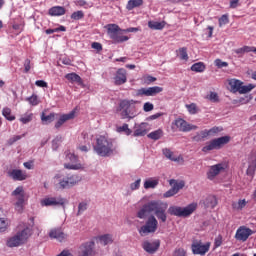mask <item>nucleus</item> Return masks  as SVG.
Here are the masks:
<instances>
[{
    "label": "nucleus",
    "instance_id": "obj_1",
    "mask_svg": "<svg viewBox=\"0 0 256 256\" xmlns=\"http://www.w3.org/2000/svg\"><path fill=\"white\" fill-rule=\"evenodd\" d=\"M117 147L113 144V140L100 136L96 139V144L93 146L94 153L99 157H111L116 151Z\"/></svg>",
    "mask_w": 256,
    "mask_h": 256
},
{
    "label": "nucleus",
    "instance_id": "obj_2",
    "mask_svg": "<svg viewBox=\"0 0 256 256\" xmlns=\"http://www.w3.org/2000/svg\"><path fill=\"white\" fill-rule=\"evenodd\" d=\"M107 35L112 39L113 43H125L129 41V36L125 35V30L121 29L117 24H108L107 25Z\"/></svg>",
    "mask_w": 256,
    "mask_h": 256
},
{
    "label": "nucleus",
    "instance_id": "obj_3",
    "mask_svg": "<svg viewBox=\"0 0 256 256\" xmlns=\"http://www.w3.org/2000/svg\"><path fill=\"white\" fill-rule=\"evenodd\" d=\"M54 179H56L57 183L55 184L58 189H71V187H75L79 181H81V176L77 174H73L71 176L62 177L60 174H56Z\"/></svg>",
    "mask_w": 256,
    "mask_h": 256
},
{
    "label": "nucleus",
    "instance_id": "obj_4",
    "mask_svg": "<svg viewBox=\"0 0 256 256\" xmlns=\"http://www.w3.org/2000/svg\"><path fill=\"white\" fill-rule=\"evenodd\" d=\"M196 209L197 203H191L184 208L180 206H170L168 208V213L174 217H189L190 215H193Z\"/></svg>",
    "mask_w": 256,
    "mask_h": 256
},
{
    "label": "nucleus",
    "instance_id": "obj_5",
    "mask_svg": "<svg viewBox=\"0 0 256 256\" xmlns=\"http://www.w3.org/2000/svg\"><path fill=\"white\" fill-rule=\"evenodd\" d=\"M231 141V136H221L219 138L212 139L207 142L202 148L203 153H209V151H219L224 145H227Z\"/></svg>",
    "mask_w": 256,
    "mask_h": 256
},
{
    "label": "nucleus",
    "instance_id": "obj_6",
    "mask_svg": "<svg viewBox=\"0 0 256 256\" xmlns=\"http://www.w3.org/2000/svg\"><path fill=\"white\" fill-rule=\"evenodd\" d=\"M31 237V229L24 228L22 231L18 232L15 236L7 240V247H19L23 245L27 239Z\"/></svg>",
    "mask_w": 256,
    "mask_h": 256
},
{
    "label": "nucleus",
    "instance_id": "obj_7",
    "mask_svg": "<svg viewBox=\"0 0 256 256\" xmlns=\"http://www.w3.org/2000/svg\"><path fill=\"white\" fill-rule=\"evenodd\" d=\"M133 103H135L133 100H122L120 102L118 111H120L122 119H134L135 113L133 112V109H135V106H133Z\"/></svg>",
    "mask_w": 256,
    "mask_h": 256
},
{
    "label": "nucleus",
    "instance_id": "obj_8",
    "mask_svg": "<svg viewBox=\"0 0 256 256\" xmlns=\"http://www.w3.org/2000/svg\"><path fill=\"white\" fill-rule=\"evenodd\" d=\"M157 227H159V221L155 216L150 215L145 222V225L141 226L139 229L140 235H149V233H155L157 231Z\"/></svg>",
    "mask_w": 256,
    "mask_h": 256
},
{
    "label": "nucleus",
    "instance_id": "obj_9",
    "mask_svg": "<svg viewBox=\"0 0 256 256\" xmlns=\"http://www.w3.org/2000/svg\"><path fill=\"white\" fill-rule=\"evenodd\" d=\"M167 204L161 202V201H155L154 202V211L153 213L156 215L157 219L161 221L162 223L167 222Z\"/></svg>",
    "mask_w": 256,
    "mask_h": 256
},
{
    "label": "nucleus",
    "instance_id": "obj_10",
    "mask_svg": "<svg viewBox=\"0 0 256 256\" xmlns=\"http://www.w3.org/2000/svg\"><path fill=\"white\" fill-rule=\"evenodd\" d=\"M163 87L153 86L148 88H140L136 91L137 97H155V95H159L162 93Z\"/></svg>",
    "mask_w": 256,
    "mask_h": 256
},
{
    "label": "nucleus",
    "instance_id": "obj_11",
    "mask_svg": "<svg viewBox=\"0 0 256 256\" xmlns=\"http://www.w3.org/2000/svg\"><path fill=\"white\" fill-rule=\"evenodd\" d=\"M211 247V244L207 242L206 244H203L202 241H194L191 245V250L194 255H205L209 252V249Z\"/></svg>",
    "mask_w": 256,
    "mask_h": 256
},
{
    "label": "nucleus",
    "instance_id": "obj_12",
    "mask_svg": "<svg viewBox=\"0 0 256 256\" xmlns=\"http://www.w3.org/2000/svg\"><path fill=\"white\" fill-rule=\"evenodd\" d=\"M67 203V199L65 198H55V197H50V198H45L41 201V205L44 207H55L57 205H61L63 209H65V204Z\"/></svg>",
    "mask_w": 256,
    "mask_h": 256
},
{
    "label": "nucleus",
    "instance_id": "obj_13",
    "mask_svg": "<svg viewBox=\"0 0 256 256\" xmlns=\"http://www.w3.org/2000/svg\"><path fill=\"white\" fill-rule=\"evenodd\" d=\"M155 209V200L150 201L142 206V208L137 212L138 219H147L150 213H153Z\"/></svg>",
    "mask_w": 256,
    "mask_h": 256
},
{
    "label": "nucleus",
    "instance_id": "obj_14",
    "mask_svg": "<svg viewBox=\"0 0 256 256\" xmlns=\"http://www.w3.org/2000/svg\"><path fill=\"white\" fill-rule=\"evenodd\" d=\"M13 197H17V202H16V208L18 211L23 210V203H25V191L23 190L22 186L17 187L13 192H12Z\"/></svg>",
    "mask_w": 256,
    "mask_h": 256
},
{
    "label": "nucleus",
    "instance_id": "obj_15",
    "mask_svg": "<svg viewBox=\"0 0 256 256\" xmlns=\"http://www.w3.org/2000/svg\"><path fill=\"white\" fill-rule=\"evenodd\" d=\"M95 242H85L80 246V256H95Z\"/></svg>",
    "mask_w": 256,
    "mask_h": 256
},
{
    "label": "nucleus",
    "instance_id": "obj_16",
    "mask_svg": "<svg viewBox=\"0 0 256 256\" xmlns=\"http://www.w3.org/2000/svg\"><path fill=\"white\" fill-rule=\"evenodd\" d=\"M159 247H161V241L159 240H155L153 242L144 241L142 243V249H144V251H146V253H149L150 255L157 253Z\"/></svg>",
    "mask_w": 256,
    "mask_h": 256
},
{
    "label": "nucleus",
    "instance_id": "obj_17",
    "mask_svg": "<svg viewBox=\"0 0 256 256\" xmlns=\"http://www.w3.org/2000/svg\"><path fill=\"white\" fill-rule=\"evenodd\" d=\"M175 125L182 133H188V131H195V129H197V126L189 124L187 121L183 120V118L176 119Z\"/></svg>",
    "mask_w": 256,
    "mask_h": 256
},
{
    "label": "nucleus",
    "instance_id": "obj_18",
    "mask_svg": "<svg viewBox=\"0 0 256 256\" xmlns=\"http://www.w3.org/2000/svg\"><path fill=\"white\" fill-rule=\"evenodd\" d=\"M251 235H253V230L246 227H240L236 231L235 239H237V241H247Z\"/></svg>",
    "mask_w": 256,
    "mask_h": 256
},
{
    "label": "nucleus",
    "instance_id": "obj_19",
    "mask_svg": "<svg viewBox=\"0 0 256 256\" xmlns=\"http://www.w3.org/2000/svg\"><path fill=\"white\" fill-rule=\"evenodd\" d=\"M115 85H125L127 83V70L120 68L114 77Z\"/></svg>",
    "mask_w": 256,
    "mask_h": 256
},
{
    "label": "nucleus",
    "instance_id": "obj_20",
    "mask_svg": "<svg viewBox=\"0 0 256 256\" xmlns=\"http://www.w3.org/2000/svg\"><path fill=\"white\" fill-rule=\"evenodd\" d=\"M49 237L62 243L63 240L67 239V234H64L61 228H53L49 232Z\"/></svg>",
    "mask_w": 256,
    "mask_h": 256
},
{
    "label": "nucleus",
    "instance_id": "obj_21",
    "mask_svg": "<svg viewBox=\"0 0 256 256\" xmlns=\"http://www.w3.org/2000/svg\"><path fill=\"white\" fill-rule=\"evenodd\" d=\"M8 176H10L13 181H25V179H27V174L23 173V170L21 169L8 171Z\"/></svg>",
    "mask_w": 256,
    "mask_h": 256
},
{
    "label": "nucleus",
    "instance_id": "obj_22",
    "mask_svg": "<svg viewBox=\"0 0 256 256\" xmlns=\"http://www.w3.org/2000/svg\"><path fill=\"white\" fill-rule=\"evenodd\" d=\"M71 119H75V111H71L68 114L60 116L59 120L55 124V129L61 128L63 124L67 123V121H71Z\"/></svg>",
    "mask_w": 256,
    "mask_h": 256
},
{
    "label": "nucleus",
    "instance_id": "obj_23",
    "mask_svg": "<svg viewBox=\"0 0 256 256\" xmlns=\"http://www.w3.org/2000/svg\"><path fill=\"white\" fill-rule=\"evenodd\" d=\"M147 127H149V124L142 122L140 125L136 127L133 133V137H145V135H147L148 133Z\"/></svg>",
    "mask_w": 256,
    "mask_h": 256
},
{
    "label": "nucleus",
    "instance_id": "obj_24",
    "mask_svg": "<svg viewBox=\"0 0 256 256\" xmlns=\"http://www.w3.org/2000/svg\"><path fill=\"white\" fill-rule=\"evenodd\" d=\"M225 168H223V164H216L210 167L207 175H208V179H215V177H217V175H219V173H221V171H223Z\"/></svg>",
    "mask_w": 256,
    "mask_h": 256
},
{
    "label": "nucleus",
    "instance_id": "obj_25",
    "mask_svg": "<svg viewBox=\"0 0 256 256\" xmlns=\"http://www.w3.org/2000/svg\"><path fill=\"white\" fill-rule=\"evenodd\" d=\"M66 10L63 6H53L48 10V15L51 17H61V15H65Z\"/></svg>",
    "mask_w": 256,
    "mask_h": 256
},
{
    "label": "nucleus",
    "instance_id": "obj_26",
    "mask_svg": "<svg viewBox=\"0 0 256 256\" xmlns=\"http://www.w3.org/2000/svg\"><path fill=\"white\" fill-rule=\"evenodd\" d=\"M204 207L206 209H215L217 207V197L209 195L204 200Z\"/></svg>",
    "mask_w": 256,
    "mask_h": 256
},
{
    "label": "nucleus",
    "instance_id": "obj_27",
    "mask_svg": "<svg viewBox=\"0 0 256 256\" xmlns=\"http://www.w3.org/2000/svg\"><path fill=\"white\" fill-rule=\"evenodd\" d=\"M65 79H67V81H69L70 83H78L79 85H83V79L77 73L72 72L66 74Z\"/></svg>",
    "mask_w": 256,
    "mask_h": 256
},
{
    "label": "nucleus",
    "instance_id": "obj_28",
    "mask_svg": "<svg viewBox=\"0 0 256 256\" xmlns=\"http://www.w3.org/2000/svg\"><path fill=\"white\" fill-rule=\"evenodd\" d=\"M56 113L52 112L49 115H45V112H42L41 114V121L44 123V125H49V123H53L56 119Z\"/></svg>",
    "mask_w": 256,
    "mask_h": 256
},
{
    "label": "nucleus",
    "instance_id": "obj_29",
    "mask_svg": "<svg viewBox=\"0 0 256 256\" xmlns=\"http://www.w3.org/2000/svg\"><path fill=\"white\" fill-rule=\"evenodd\" d=\"M169 184L171 185L172 189H174V191L176 193H179V191H181V189H183V187H185L184 181L177 182V180H175V179H171L169 181Z\"/></svg>",
    "mask_w": 256,
    "mask_h": 256
},
{
    "label": "nucleus",
    "instance_id": "obj_30",
    "mask_svg": "<svg viewBox=\"0 0 256 256\" xmlns=\"http://www.w3.org/2000/svg\"><path fill=\"white\" fill-rule=\"evenodd\" d=\"M141 5H143V0H129L126 5V9L128 11H133V9L141 7Z\"/></svg>",
    "mask_w": 256,
    "mask_h": 256
},
{
    "label": "nucleus",
    "instance_id": "obj_31",
    "mask_svg": "<svg viewBox=\"0 0 256 256\" xmlns=\"http://www.w3.org/2000/svg\"><path fill=\"white\" fill-rule=\"evenodd\" d=\"M148 27L150 29H153L154 31H161L165 28V22H155V21H149Z\"/></svg>",
    "mask_w": 256,
    "mask_h": 256
},
{
    "label": "nucleus",
    "instance_id": "obj_32",
    "mask_svg": "<svg viewBox=\"0 0 256 256\" xmlns=\"http://www.w3.org/2000/svg\"><path fill=\"white\" fill-rule=\"evenodd\" d=\"M229 85H230L232 91H234V93H237L241 89L243 82L241 80L232 79L229 81Z\"/></svg>",
    "mask_w": 256,
    "mask_h": 256
},
{
    "label": "nucleus",
    "instance_id": "obj_33",
    "mask_svg": "<svg viewBox=\"0 0 256 256\" xmlns=\"http://www.w3.org/2000/svg\"><path fill=\"white\" fill-rule=\"evenodd\" d=\"M99 242L101 245H111L113 243V236L111 234H104L99 236Z\"/></svg>",
    "mask_w": 256,
    "mask_h": 256
},
{
    "label": "nucleus",
    "instance_id": "obj_34",
    "mask_svg": "<svg viewBox=\"0 0 256 256\" xmlns=\"http://www.w3.org/2000/svg\"><path fill=\"white\" fill-rule=\"evenodd\" d=\"M221 131H223L222 127L214 126L209 130L205 129L204 133H206V134H204V135H206V137H213V136L217 135V133H221Z\"/></svg>",
    "mask_w": 256,
    "mask_h": 256
},
{
    "label": "nucleus",
    "instance_id": "obj_35",
    "mask_svg": "<svg viewBox=\"0 0 256 256\" xmlns=\"http://www.w3.org/2000/svg\"><path fill=\"white\" fill-rule=\"evenodd\" d=\"M205 69H206V66H205V63L203 62H197L191 66V71H194L195 73H203Z\"/></svg>",
    "mask_w": 256,
    "mask_h": 256
},
{
    "label": "nucleus",
    "instance_id": "obj_36",
    "mask_svg": "<svg viewBox=\"0 0 256 256\" xmlns=\"http://www.w3.org/2000/svg\"><path fill=\"white\" fill-rule=\"evenodd\" d=\"M148 139H152L153 141H159L161 137H163V130L158 129L153 131L147 135Z\"/></svg>",
    "mask_w": 256,
    "mask_h": 256
},
{
    "label": "nucleus",
    "instance_id": "obj_37",
    "mask_svg": "<svg viewBox=\"0 0 256 256\" xmlns=\"http://www.w3.org/2000/svg\"><path fill=\"white\" fill-rule=\"evenodd\" d=\"M255 87V85L253 84H248L243 86V84L240 86V90H238V93H240V95H246V93H251V91H253V88Z\"/></svg>",
    "mask_w": 256,
    "mask_h": 256
},
{
    "label": "nucleus",
    "instance_id": "obj_38",
    "mask_svg": "<svg viewBox=\"0 0 256 256\" xmlns=\"http://www.w3.org/2000/svg\"><path fill=\"white\" fill-rule=\"evenodd\" d=\"M2 115L7 119V121H15V116L11 115V108L9 107L3 108Z\"/></svg>",
    "mask_w": 256,
    "mask_h": 256
},
{
    "label": "nucleus",
    "instance_id": "obj_39",
    "mask_svg": "<svg viewBox=\"0 0 256 256\" xmlns=\"http://www.w3.org/2000/svg\"><path fill=\"white\" fill-rule=\"evenodd\" d=\"M204 139H207L205 130H202L200 133H196V135L192 137V141H195V143H201V141H204Z\"/></svg>",
    "mask_w": 256,
    "mask_h": 256
},
{
    "label": "nucleus",
    "instance_id": "obj_40",
    "mask_svg": "<svg viewBox=\"0 0 256 256\" xmlns=\"http://www.w3.org/2000/svg\"><path fill=\"white\" fill-rule=\"evenodd\" d=\"M159 185V180H146L144 182V189H155Z\"/></svg>",
    "mask_w": 256,
    "mask_h": 256
},
{
    "label": "nucleus",
    "instance_id": "obj_41",
    "mask_svg": "<svg viewBox=\"0 0 256 256\" xmlns=\"http://www.w3.org/2000/svg\"><path fill=\"white\" fill-rule=\"evenodd\" d=\"M163 155L166 157V159H169L170 161H177V158L173 156V151L169 148L162 149Z\"/></svg>",
    "mask_w": 256,
    "mask_h": 256
},
{
    "label": "nucleus",
    "instance_id": "obj_42",
    "mask_svg": "<svg viewBox=\"0 0 256 256\" xmlns=\"http://www.w3.org/2000/svg\"><path fill=\"white\" fill-rule=\"evenodd\" d=\"M63 142V137L61 136H56L54 140H52V149L54 151H57Z\"/></svg>",
    "mask_w": 256,
    "mask_h": 256
},
{
    "label": "nucleus",
    "instance_id": "obj_43",
    "mask_svg": "<svg viewBox=\"0 0 256 256\" xmlns=\"http://www.w3.org/2000/svg\"><path fill=\"white\" fill-rule=\"evenodd\" d=\"M118 133H125V135H131L133 131L129 129V124H123L117 128Z\"/></svg>",
    "mask_w": 256,
    "mask_h": 256
},
{
    "label": "nucleus",
    "instance_id": "obj_44",
    "mask_svg": "<svg viewBox=\"0 0 256 256\" xmlns=\"http://www.w3.org/2000/svg\"><path fill=\"white\" fill-rule=\"evenodd\" d=\"M70 17L74 21H81V19H83V17H85V13L81 10H78L76 12H73Z\"/></svg>",
    "mask_w": 256,
    "mask_h": 256
},
{
    "label": "nucleus",
    "instance_id": "obj_45",
    "mask_svg": "<svg viewBox=\"0 0 256 256\" xmlns=\"http://www.w3.org/2000/svg\"><path fill=\"white\" fill-rule=\"evenodd\" d=\"M26 101H28V103H30V105L34 107L39 105V97L36 94H33L32 96L26 98Z\"/></svg>",
    "mask_w": 256,
    "mask_h": 256
},
{
    "label": "nucleus",
    "instance_id": "obj_46",
    "mask_svg": "<svg viewBox=\"0 0 256 256\" xmlns=\"http://www.w3.org/2000/svg\"><path fill=\"white\" fill-rule=\"evenodd\" d=\"M23 137H25V134L13 136L10 139H8L7 145L11 146L14 143H17V141H21V139H23Z\"/></svg>",
    "mask_w": 256,
    "mask_h": 256
},
{
    "label": "nucleus",
    "instance_id": "obj_47",
    "mask_svg": "<svg viewBox=\"0 0 256 256\" xmlns=\"http://www.w3.org/2000/svg\"><path fill=\"white\" fill-rule=\"evenodd\" d=\"M247 205V201L245 200H239L237 203H233L232 207L233 209H237L238 211H241Z\"/></svg>",
    "mask_w": 256,
    "mask_h": 256
},
{
    "label": "nucleus",
    "instance_id": "obj_48",
    "mask_svg": "<svg viewBox=\"0 0 256 256\" xmlns=\"http://www.w3.org/2000/svg\"><path fill=\"white\" fill-rule=\"evenodd\" d=\"M179 53L180 59H182V61H187L189 59V55L187 54V48H180Z\"/></svg>",
    "mask_w": 256,
    "mask_h": 256
},
{
    "label": "nucleus",
    "instance_id": "obj_49",
    "mask_svg": "<svg viewBox=\"0 0 256 256\" xmlns=\"http://www.w3.org/2000/svg\"><path fill=\"white\" fill-rule=\"evenodd\" d=\"M229 23V15L224 14L219 18V27H223V25H227Z\"/></svg>",
    "mask_w": 256,
    "mask_h": 256
},
{
    "label": "nucleus",
    "instance_id": "obj_50",
    "mask_svg": "<svg viewBox=\"0 0 256 256\" xmlns=\"http://www.w3.org/2000/svg\"><path fill=\"white\" fill-rule=\"evenodd\" d=\"M214 64L218 69H223V67H229V63L223 62V60L221 59H216L214 61Z\"/></svg>",
    "mask_w": 256,
    "mask_h": 256
},
{
    "label": "nucleus",
    "instance_id": "obj_51",
    "mask_svg": "<svg viewBox=\"0 0 256 256\" xmlns=\"http://www.w3.org/2000/svg\"><path fill=\"white\" fill-rule=\"evenodd\" d=\"M21 123L27 125V123H31L33 121V114L24 115L20 118Z\"/></svg>",
    "mask_w": 256,
    "mask_h": 256
},
{
    "label": "nucleus",
    "instance_id": "obj_52",
    "mask_svg": "<svg viewBox=\"0 0 256 256\" xmlns=\"http://www.w3.org/2000/svg\"><path fill=\"white\" fill-rule=\"evenodd\" d=\"M186 108L191 115H195L197 113V104L195 103L187 104Z\"/></svg>",
    "mask_w": 256,
    "mask_h": 256
},
{
    "label": "nucleus",
    "instance_id": "obj_53",
    "mask_svg": "<svg viewBox=\"0 0 256 256\" xmlns=\"http://www.w3.org/2000/svg\"><path fill=\"white\" fill-rule=\"evenodd\" d=\"M65 169H71L74 171H78V169H81V164H71V163H66L64 164Z\"/></svg>",
    "mask_w": 256,
    "mask_h": 256
},
{
    "label": "nucleus",
    "instance_id": "obj_54",
    "mask_svg": "<svg viewBox=\"0 0 256 256\" xmlns=\"http://www.w3.org/2000/svg\"><path fill=\"white\" fill-rule=\"evenodd\" d=\"M84 211H87V203L86 202H80L79 205H78L77 215H81V213H84Z\"/></svg>",
    "mask_w": 256,
    "mask_h": 256
},
{
    "label": "nucleus",
    "instance_id": "obj_55",
    "mask_svg": "<svg viewBox=\"0 0 256 256\" xmlns=\"http://www.w3.org/2000/svg\"><path fill=\"white\" fill-rule=\"evenodd\" d=\"M155 109V106L151 102H146L144 103L143 110L145 113H149V111H153Z\"/></svg>",
    "mask_w": 256,
    "mask_h": 256
},
{
    "label": "nucleus",
    "instance_id": "obj_56",
    "mask_svg": "<svg viewBox=\"0 0 256 256\" xmlns=\"http://www.w3.org/2000/svg\"><path fill=\"white\" fill-rule=\"evenodd\" d=\"M141 187V178L137 179L135 182L130 184V188L132 191H137Z\"/></svg>",
    "mask_w": 256,
    "mask_h": 256
},
{
    "label": "nucleus",
    "instance_id": "obj_57",
    "mask_svg": "<svg viewBox=\"0 0 256 256\" xmlns=\"http://www.w3.org/2000/svg\"><path fill=\"white\" fill-rule=\"evenodd\" d=\"M253 100V95L249 94L246 95L245 97H241L239 99V103L245 104V103H249V101Z\"/></svg>",
    "mask_w": 256,
    "mask_h": 256
},
{
    "label": "nucleus",
    "instance_id": "obj_58",
    "mask_svg": "<svg viewBox=\"0 0 256 256\" xmlns=\"http://www.w3.org/2000/svg\"><path fill=\"white\" fill-rule=\"evenodd\" d=\"M209 100L213 103H217L219 101V95L216 92H211L209 95Z\"/></svg>",
    "mask_w": 256,
    "mask_h": 256
},
{
    "label": "nucleus",
    "instance_id": "obj_59",
    "mask_svg": "<svg viewBox=\"0 0 256 256\" xmlns=\"http://www.w3.org/2000/svg\"><path fill=\"white\" fill-rule=\"evenodd\" d=\"M173 195H177V192L175 191V188H172L168 191H166L163 195V197H165L166 199L169 197H173Z\"/></svg>",
    "mask_w": 256,
    "mask_h": 256
},
{
    "label": "nucleus",
    "instance_id": "obj_60",
    "mask_svg": "<svg viewBox=\"0 0 256 256\" xmlns=\"http://www.w3.org/2000/svg\"><path fill=\"white\" fill-rule=\"evenodd\" d=\"M24 71L25 73H29V71H31V60L26 59L24 61Z\"/></svg>",
    "mask_w": 256,
    "mask_h": 256
},
{
    "label": "nucleus",
    "instance_id": "obj_61",
    "mask_svg": "<svg viewBox=\"0 0 256 256\" xmlns=\"http://www.w3.org/2000/svg\"><path fill=\"white\" fill-rule=\"evenodd\" d=\"M66 159H69V161H71V163H77V156L73 153H68L66 155Z\"/></svg>",
    "mask_w": 256,
    "mask_h": 256
},
{
    "label": "nucleus",
    "instance_id": "obj_62",
    "mask_svg": "<svg viewBox=\"0 0 256 256\" xmlns=\"http://www.w3.org/2000/svg\"><path fill=\"white\" fill-rule=\"evenodd\" d=\"M91 47L92 49H96V51H103V45L99 42H93Z\"/></svg>",
    "mask_w": 256,
    "mask_h": 256
},
{
    "label": "nucleus",
    "instance_id": "obj_63",
    "mask_svg": "<svg viewBox=\"0 0 256 256\" xmlns=\"http://www.w3.org/2000/svg\"><path fill=\"white\" fill-rule=\"evenodd\" d=\"M7 229V223L5 222V219L0 218V232L3 233Z\"/></svg>",
    "mask_w": 256,
    "mask_h": 256
},
{
    "label": "nucleus",
    "instance_id": "obj_64",
    "mask_svg": "<svg viewBox=\"0 0 256 256\" xmlns=\"http://www.w3.org/2000/svg\"><path fill=\"white\" fill-rule=\"evenodd\" d=\"M35 85H36L37 87H43V88H45V87H47V82H45V80H37V81L35 82Z\"/></svg>",
    "mask_w": 256,
    "mask_h": 256
}]
</instances>
